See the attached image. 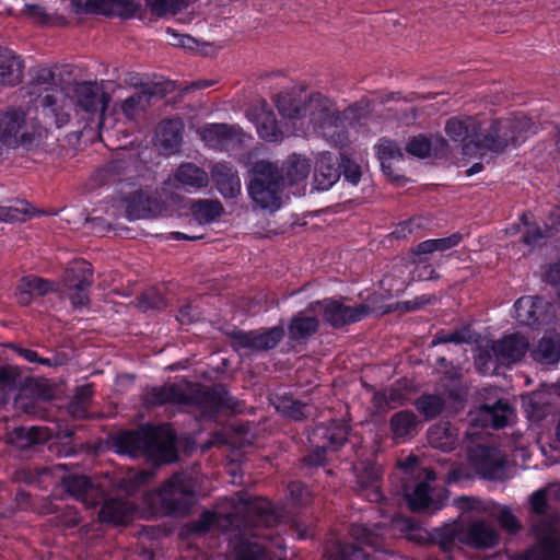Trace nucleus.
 <instances>
[{
	"label": "nucleus",
	"mask_w": 560,
	"mask_h": 560,
	"mask_svg": "<svg viewBox=\"0 0 560 560\" xmlns=\"http://www.w3.org/2000/svg\"><path fill=\"white\" fill-rule=\"evenodd\" d=\"M92 277V265L84 259L74 260L66 270V279L68 284L91 287L93 282Z\"/></svg>",
	"instance_id": "37998d69"
},
{
	"label": "nucleus",
	"mask_w": 560,
	"mask_h": 560,
	"mask_svg": "<svg viewBox=\"0 0 560 560\" xmlns=\"http://www.w3.org/2000/svg\"><path fill=\"white\" fill-rule=\"evenodd\" d=\"M497 518L499 523L502 525V527L511 533H516L520 528L517 520L512 514V512L506 508L500 509V511L497 514Z\"/></svg>",
	"instance_id": "774afa93"
},
{
	"label": "nucleus",
	"mask_w": 560,
	"mask_h": 560,
	"mask_svg": "<svg viewBox=\"0 0 560 560\" xmlns=\"http://www.w3.org/2000/svg\"><path fill=\"white\" fill-rule=\"evenodd\" d=\"M276 408L293 420H301L310 413V406L293 398H283Z\"/></svg>",
	"instance_id": "5fc2aeb1"
},
{
	"label": "nucleus",
	"mask_w": 560,
	"mask_h": 560,
	"mask_svg": "<svg viewBox=\"0 0 560 560\" xmlns=\"http://www.w3.org/2000/svg\"><path fill=\"white\" fill-rule=\"evenodd\" d=\"M192 217L199 223H211L223 213V207L219 200L198 199L190 206Z\"/></svg>",
	"instance_id": "a19ab883"
},
{
	"label": "nucleus",
	"mask_w": 560,
	"mask_h": 560,
	"mask_svg": "<svg viewBox=\"0 0 560 560\" xmlns=\"http://www.w3.org/2000/svg\"><path fill=\"white\" fill-rule=\"evenodd\" d=\"M389 427L396 443H404L418 433L420 421L413 411L400 410L390 417Z\"/></svg>",
	"instance_id": "bb28decb"
},
{
	"label": "nucleus",
	"mask_w": 560,
	"mask_h": 560,
	"mask_svg": "<svg viewBox=\"0 0 560 560\" xmlns=\"http://www.w3.org/2000/svg\"><path fill=\"white\" fill-rule=\"evenodd\" d=\"M55 89L60 88L56 84L52 70L48 68L38 69L34 77L31 94H37V106H40L43 110V98Z\"/></svg>",
	"instance_id": "c03bdc74"
},
{
	"label": "nucleus",
	"mask_w": 560,
	"mask_h": 560,
	"mask_svg": "<svg viewBox=\"0 0 560 560\" xmlns=\"http://www.w3.org/2000/svg\"><path fill=\"white\" fill-rule=\"evenodd\" d=\"M417 457L409 456L401 463L406 477L416 479L415 488L411 490L410 487L406 486L404 492L412 511H423L431 504L430 482L435 480V474L430 468L417 467Z\"/></svg>",
	"instance_id": "f8f14e48"
},
{
	"label": "nucleus",
	"mask_w": 560,
	"mask_h": 560,
	"mask_svg": "<svg viewBox=\"0 0 560 560\" xmlns=\"http://www.w3.org/2000/svg\"><path fill=\"white\" fill-rule=\"evenodd\" d=\"M276 105L280 115L289 120L300 119L308 114L310 124L336 147L348 143L347 124L359 121L370 112L368 102H359L339 113L328 98L319 94L311 96L303 105L289 94H279Z\"/></svg>",
	"instance_id": "f257e3e1"
},
{
	"label": "nucleus",
	"mask_w": 560,
	"mask_h": 560,
	"mask_svg": "<svg viewBox=\"0 0 560 560\" xmlns=\"http://www.w3.org/2000/svg\"><path fill=\"white\" fill-rule=\"evenodd\" d=\"M415 406L425 418L431 419L442 412L444 399L439 395H422L416 400Z\"/></svg>",
	"instance_id": "603ef678"
},
{
	"label": "nucleus",
	"mask_w": 560,
	"mask_h": 560,
	"mask_svg": "<svg viewBox=\"0 0 560 560\" xmlns=\"http://www.w3.org/2000/svg\"><path fill=\"white\" fill-rule=\"evenodd\" d=\"M382 170L385 174H393V165L404 159V153L399 145L388 139H381L375 147Z\"/></svg>",
	"instance_id": "58836bf2"
},
{
	"label": "nucleus",
	"mask_w": 560,
	"mask_h": 560,
	"mask_svg": "<svg viewBox=\"0 0 560 560\" xmlns=\"http://www.w3.org/2000/svg\"><path fill=\"white\" fill-rule=\"evenodd\" d=\"M110 102V95L102 83L82 81L67 90L55 89L43 98L44 114L51 116L58 128L67 125L72 112L98 117V128L105 125L104 112Z\"/></svg>",
	"instance_id": "f03ea898"
},
{
	"label": "nucleus",
	"mask_w": 560,
	"mask_h": 560,
	"mask_svg": "<svg viewBox=\"0 0 560 560\" xmlns=\"http://www.w3.org/2000/svg\"><path fill=\"white\" fill-rule=\"evenodd\" d=\"M158 86L153 89L149 88L135 94L130 95L126 100L121 102L120 109L124 116L127 119H135L138 115L145 110V108L150 105L151 98L158 93H162V91L158 92ZM166 92V89L163 90Z\"/></svg>",
	"instance_id": "473e14b6"
},
{
	"label": "nucleus",
	"mask_w": 560,
	"mask_h": 560,
	"mask_svg": "<svg viewBox=\"0 0 560 560\" xmlns=\"http://www.w3.org/2000/svg\"><path fill=\"white\" fill-rule=\"evenodd\" d=\"M464 546L477 550L492 549L500 541V534L492 522L470 518L464 523Z\"/></svg>",
	"instance_id": "f3484780"
},
{
	"label": "nucleus",
	"mask_w": 560,
	"mask_h": 560,
	"mask_svg": "<svg viewBox=\"0 0 560 560\" xmlns=\"http://www.w3.org/2000/svg\"><path fill=\"white\" fill-rule=\"evenodd\" d=\"M183 122L179 119H167L161 122L156 137L167 151L176 150L182 142Z\"/></svg>",
	"instance_id": "4c0bfd02"
},
{
	"label": "nucleus",
	"mask_w": 560,
	"mask_h": 560,
	"mask_svg": "<svg viewBox=\"0 0 560 560\" xmlns=\"http://www.w3.org/2000/svg\"><path fill=\"white\" fill-rule=\"evenodd\" d=\"M33 127L22 110L10 109L0 114V143L10 148L28 147L34 142Z\"/></svg>",
	"instance_id": "ddd939ff"
},
{
	"label": "nucleus",
	"mask_w": 560,
	"mask_h": 560,
	"mask_svg": "<svg viewBox=\"0 0 560 560\" xmlns=\"http://www.w3.org/2000/svg\"><path fill=\"white\" fill-rule=\"evenodd\" d=\"M174 186L187 191L198 190L208 186V173L194 163L180 164L174 173Z\"/></svg>",
	"instance_id": "a878e982"
},
{
	"label": "nucleus",
	"mask_w": 560,
	"mask_h": 560,
	"mask_svg": "<svg viewBox=\"0 0 560 560\" xmlns=\"http://www.w3.org/2000/svg\"><path fill=\"white\" fill-rule=\"evenodd\" d=\"M23 62L11 50L0 51V83L15 85L22 79Z\"/></svg>",
	"instance_id": "f704fd0d"
},
{
	"label": "nucleus",
	"mask_w": 560,
	"mask_h": 560,
	"mask_svg": "<svg viewBox=\"0 0 560 560\" xmlns=\"http://www.w3.org/2000/svg\"><path fill=\"white\" fill-rule=\"evenodd\" d=\"M23 285L37 295H44L55 290L54 282L34 276L23 278Z\"/></svg>",
	"instance_id": "e2e57ef3"
},
{
	"label": "nucleus",
	"mask_w": 560,
	"mask_h": 560,
	"mask_svg": "<svg viewBox=\"0 0 560 560\" xmlns=\"http://www.w3.org/2000/svg\"><path fill=\"white\" fill-rule=\"evenodd\" d=\"M118 452L130 456L145 455L158 462H171L176 457L175 435L170 425H145L127 431L116 439Z\"/></svg>",
	"instance_id": "423d86ee"
},
{
	"label": "nucleus",
	"mask_w": 560,
	"mask_h": 560,
	"mask_svg": "<svg viewBox=\"0 0 560 560\" xmlns=\"http://www.w3.org/2000/svg\"><path fill=\"white\" fill-rule=\"evenodd\" d=\"M69 285V298L74 307H84L89 304L88 289L90 287Z\"/></svg>",
	"instance_id": "338daca9"
},
{
	"label": "nucleus",
	"mask_w": 560,
	"mask_h": 560,
	"mask_svg": "<svg viewBox=\"0 0 560 560\" xmlns=\"http://www.w3.org/2000/svg\"><path fill=\"white\" fill-rule=\"evenodd\" d=\"M14 406L25 413L34 415L37 412V397L34 395L33 390L27 387L19 388L14 397Z\"/></svg>",
	"instance_id": "4d7b16f0"
},
{
	"label": "nucleus",
	"mask_w": 560,
	"mask_h": 560,
	"mask_svg": "<svg viewBox=\"0 0 560 560\" xmlns=\"http://www.w3.org/2000/svg\"><path fill=\"white\" fill-rule=\"evenodd\" d=\"M211 176L218 191L224 198H235L241 194V179L231 163H215L211 168Z\"/></svg>",
	"instance_id": "4be33fe9"
},
{
	"label": "nucleus",
	"mask_w": 560,
	"mask_h": 560,
	"mask_svg": "<svg viewBox=\"0 0 560 560\" xmlns=\"http://www.w3.org/2000/svg\"><path fill=\"white\" fill-rule=\"evenodd\" d=\"M323 311L324 319L334 328H340L363 319L371 311L366 304L346 305L341 301L328 299L311 304V310Z\"/></svg>",
	"instance_id": "4468645a"
},
{
	"label": "nucleus",
	"mask_w": 560,
	"mask_h": 560,
	"mask_svg": "<svg viewBox=\"0 0 560 560\" xmlns=\"http://www.w3.org/2000/svg\"><path fill=\"white\" fill-rule=\"evenodd\" d=\"M137 163L135 158H121L118 153L117 156L112 160L104 168L103 173L105 178L109 180H120L121 176L132 173Z\"/></svg>",
	"instance_id": "49530a36"
},
{
	"label": "nucleus",
	"mask_w": 560,
	"mask_h": 560,
	"mask_svg": "<svg viewBox=\"0 0 560 560\" xmlns=\"http://www.w3.org/2000/svg\"><path fill=\"white\" fill-rule=\"evenodd\" d=\"M103 502L98 513V518L103 523L124 524L132 518L135 512V503L128 498H109L105 497L101 500Z\"/></svg>",
	"instance_id": "5701e85b"
},
{
	"label": "nucleus",
	"mask_w": 560,
	"mask_h": 560,
	"mask_svg": "<svg viewBox=\"0 0 560 560\" xmlns=\"http://www.w3.org/2000/svg\"><path fill=\"white\" fill-rule=\"evenodd\" d=\"M196 481L186 472L174 474L160 489L156 497L161 511L166 515H184L195 504Z\"/></svg>",
	"instance_id": "9d476101"
},
{
	"label": "nucleus",
	"mask_w": 560,
	"mask_h": 560,
	"mask_svg": "<svg viewBox=\"0 0 560 560\" xmlns=\"http://www.w3.org/2000/svg\"><path fill=\"white\" fill-rule=\"evenodd\" d=\"M339 165L340 170L342 168L345 180H347L353 186L358 185L361 179L360 166L349 158L345 156L343 154H341L340 156Z\"/></svg>",
	"instance_id": "680f3d73"
},
{
	"label": "nucleus",
	"mask_w": 560,
	"mask_h": 560,
	"mask_svg": "<svg viewBox=\"0 0 560 560\" xmlns=\"http://www.w3.org/2000/svg\"><path fill=\"white\" fill-rule=\"evenodd\" d=\"M537 132V126L529 117L515 114L492 120L483 132H479L476 149L492 153H502L508 147H518Z\"/></svg>",
	"instance_id": "0eeeda50"
},
{
	"label": "nucleus",
	"mask_w": 560,
	"mask_h": 560,
	"mask_svg": "<svg viewBox=\"0 0 560 560\" xmlns=\"http://www.w3.org/2000/svg\"><path fill=\"white\" fill-rule=\"evenodd\" d=\"M428 442L436 450L451 452L455 450L459 442L458 430L451 422H438L429 429Z\"/></svg>",
	"instance_id": "cd10ccee"
},
{
	"label": "nucleus",
	"mask_w": 560,
	"mask_h": 560,
	"mask_svg": "<svg viewBox=\"0 0 560 560\" xmlns=\"http://www.w3.org/2000/svg\"><path fill=\"white\" fill-rule=\"evenodd\" d=\"M455 504L464 513H487L490 511V502H486L474 497H460L455 500Z\"/></svg>",
	"instance_id": "bf43d9fd"
},
{
	"label": "nucleus",
	"mask_w": 560,
	"mask_h": 560,
	"mask_svg": "<svg viewBox=\"0 0 560 560\" xmlns=\"http://www.w3.org/2000/svg\"><path fill=\"white\" fill-rule=\"evenodd\" d=\"M350 535L358 544L377 549L384 535V527L381 523L374 524L373 527L362 523L353 524Z\"/></svg>",
	"instance_id": "ea45409f"
},
{
	"label": "nucleus",
	"mask_w": 560,
	"mask_h": 560,
	"mask_svg": "<svg viewBox=\"0 0 560 560\" xmlns=\"http://www.w3.org/2000/svg\"><path fill=\"white\" fill-rule=\"evenodd\" d=\"M469 451V458L474 460L478 467V469L492 475L499 467V460L494 458V450L487 446H477L476 448H470L467 445Z\"/></svg>",
	"instance_id": "a18cd8bd"
},
{
	"label": "nucleus",
	"mask_w": 560,
	"mask_h": 560,
	"mask_svg": "<svg viewBox=\"0 0 560 560\" xmlns=\"http://www.w3.org/2000/svg\"><path fill=\"white\" fill-rule=\"evenodd\" d=\"M472 341L471 332L468 328H464L460 330H456L453 332H438L432 339V346H438L442 343H469Z\"/></svg>",
	"instance_id": "6e6d98bb"
},
{
	"label": "nucleus",
	"mask_w": 560,
	"mask_h": 560,
	"mask_svg": "<svg viewBox=\"0 0 560 560\" xmlns=\"http://www.w3.org/2000/svg\"><path fill=\"white\" fill-rule=\"evenodd\" d=\"M144 400L150 406H162L164 404L178 406L194 405L199 407L209 417L223 409H229L233 412L242 411L241 402L232 397L223 385L205 388L185 380L174 384L152 387L147 392Z\"/></svg>",
	"instance_id": "7ed1b4c3"
},
{
	"label": "nucleus",
	"mask_w": 560,
	"mask_h": 560,
	"mask_svg": "<svg viewBox=\"0 0 560 560\" xmlns=\"http://www.w3.org/2000/svg\"><path fill=\"white\" fill-rule=\"evenodd\" d=\"M65 490L75 500L81 501L86 508H93L101 503L104 490L85 476L71 475L62 480Z\"/></svg>",
	"instance_id": "6ab92c4d"
},
{
	"label": "nucleus",
	"mask_w": 560,
	"mask_h": 560,
	"mask_svg": "<svg viewBox=\"0 0 560 560\" xmlns=\"http://www.w3.org/2000/svg\"><path fill=\"white\" fill-rule=\"evenodd\" d=\"M224 504V509L230 510L229 512L203 511L197 520L187 524V530L195 535H203L215 527L232 536L236 525H241L246 515L254 510L255 500H250L243 493H236L235 497L225 499Z\"/></svg>",
	"instance_id": "6e6552de"
},
{
	"label": "nucleus",
	"mask_w": 560,
	"mask_h": 560,
	"mask_svg": "<svg viewBox=\"0 0 560 560\" xmlns=\"http://www.w3.org/2000/svg\"><path fill=\"white\" fill-rule=\"evenodd\" d=\"M288 490L291 499L296 504H306L308 502V498L311 495L307 487L303 483L294 481L288 486Z\"/></svg>",
	"instance_id": "69168bd1"
},
{
	"label": "nucleus",
	"mask_w": 560,
	"mask_h": 560,
	"mask_svg": "<svg viewBox=\"0 0 560 560\" xmlns=\"http://www.w3.org/2000/svg\"><path fill=\"white\" fill-rule=\"evenodd\" d=\"M549 303L539 296H522L514 303L515 318L520 324L532 326L541 324L542 308Z\"/></svg>",
	"instance_id": "393cba45"
},
{
	"label": "nucleus",
	"mask_w": 560,
	"mask_h": 560,
	"mask_svg": "<svg viewBox=\"0 0 560 560\" xmlns=\"http://www.w3.org/2000/svg\"><path fill=\"white\" fill-rule=\"evenodd\" d=\"M549 487L530 495V524L536 544L515 560H560V515L549 504Z\"/></svg>",
	"instance_id": "39448f33"
},
{
	"label": "nucleus",
	"mask_w": 560,
	"mask_h": 560,
	"mask_svg": "<svg viewBox=\"0 0 560 560\" xmlns=\"http://www.w3.org/2000/svg\"><path fill=\"white\" fill-rule=\"evenodd\" d=\"M354 491L358 495L370 502L378 503L384 497L381 492V467L371 460H361L354 464Z\"/></svg>",
	"instance_id": "dca6fc26"
},
{
	"label": "nucleus",
	"mask_w": 560,
	"mask_h": 560,
	"mask_svg": "<svg viewBox=\"0 0 560 560\" xmlns=\"http://www.w3.org/2000/svg\"><path fill=\"white\" fill-rule=\"evenodd\" d=\"M318 319L303 311L292 317L288 326V334L294 341L306 340L318 330Z\"/></svg>",
	"instance_id": "72a5a7b5"
},
{
	"label": "nucleus",
	"mask_w": 560,
	"mask_h": 560,
	"mask_svg": "<svg viewBox=\"0 0 560 560\" xmlns=\"http://www.w3.org/2000/svg\"><path fill=\"white\" fill-rule=\"evenodd\" d=\"M253 178L248 185V195L260 208L277 211L281 207V192L285 185L279 167L268 161H258L253 167Z\"/></svg>",
	"instance_id": "1a4fd4ad"
},
{
	"label": "nucleus",
	"mask_w": 560,
	"mask_h": 560,
	"mask_svg": "<svg viewBox=\"0 0 560 560\" xmlns=\"http://www.w3.org/2000/svg\"><path fill=\"white\" fill-rule=\"evenodd\" d=\"M527 349L528 341L517 334L504 336L492 346L497 361L506 365L521 361Z\"/></svg>",
	"instance_id": "412c9836"
},
{
	"label": "nucleus",
	"mask_w": 560,
	"mask_h": 560,
	"mask_svg": "<svg viewBox=\"0 0 560 560\" xmlns=\"http://www.w3.org/2000/svg\"><path fill=\"white\" fill-rule=\"evenodd\" d=\"M164 211L165 205L143 190H136L125 198V212L130 221L155 218Z\"/></svg>",
	"instance_id": "a211bd4d"
},
{
	"label": "nucleus",
	"mask_w": 560,
	"mask_h": 560,
	"mask_svg": "<svg viewBox=\"0 0 560 560\" xmlns=\"http://www.w3.org/2000/svg\"><path fill=\"white\" fill-rule=\"evenodd\" d=\"M234 128L226 124H209L201 130L202 140L211 148H224L234 138Z\"/></svg>",
	"instance_id": "e433bc0d"
},
{
	"label": "nucleus",
	"mask_w": 560,
	"mask_h": 560,
	"mask_svg": "<svg viewBox=\"0 0 560 560\" xmlns=\"http://www.w3.org/2000/svg\"><path fill=\"white\" fill-rule=\"evenodd\" d=\"M431 147V141L427 137L420 135L408 141L406 151L413 156L424 159L429 156Z\"/></svg>",
	"instance_id": "052dcab7"
},
{
	"label": "nucleus",
	"mask_w": 560,
	"mask_h": 560,
	"mask_svg": "<svg viewBox=\"0 0 560 560\" xmlns=\"http://www.w3.org/2000/svg\"><path fill=\"white\" fill-rule=\"evenodd\" d=\"M164 305L163 296L155 291H147L140 299L138 306L143 310H160Z\"/></svg>",
	"instance_id": "0e129e2a"
},
{
	"label": "nucleus",
	"mask_w": 560,
	"mask_h": 560,
	"mask_svg": "<svg viewBox=\"0 0 560 560\" xmlns=\"http://www.w3.org/2000/svg\"><path fill=\"white\" fill-rule=\"evenodd\" d=\"M479 413L485 425L500 429L509 423L511 417L513 416V409L508 402L498 400L493 405L483 404L479 408Z\"/></svg>",
	"instance_id": "2f4dec72"
},
{
	"label": "nucleus",
	"mask_w": 560,
	"mask_h": 560,
	"mask_svg": "<svg viewBox=\"0 0 560 560\" xmlns=\"http://www.w3.org/2000/svg\"><path fill=\"white\" fill-rule=\"evenodd\" d=\"M283 336L284 329L282 326L250 331L238 330L232 334L231 345L236 351H268L276 348Z\"/></svg>",
	"instance_id": "2eb2a0df"
},
{
	"label": "nucleus",
	"mask_w": 560,
	"mask_h": 560,
	"mask_svg": "<svg viewBox=\"0 0 560 560\" xmlns=\"http://www.w3.org/2000/svg\"><path fill=\"white\" fill-rule=\"evenodd\" d=\"M32 214V207L25 200H16L15 205H0V220L5 222L24 221Z\"/></svg>",
	"instance_id": "3c124183"
},
{
	"label": "nucleus",
	"mask_w": 560,
	"mask_h": 560,
	"mask_svg": "<svg viewBox=\"0 0 560 560\" xmlns=\"http://www.w3.org/2000/svg\"><path fill=\"white\" fill-rule=\"evenodd\" d=\"M153 476V471L148 470L130 471L124 479V487L127 492H135L140 487L150 482Z\"/></svg>",
	"instance_id": "13d9d810"
},
{
	"label": "nucleus",
	"mask_w": 560,
	"mask_h": 560,
	"mask_svg": "<svg viewBox=\"0 0 560 560\" xmlns=\"http://www.w3.org/2000/svg\"><path fill=\"white\" fill-rule=\"evenodd\" d=\"M254 506L231 537L234 560H281L270 549L269 527L277 520L271 503L259 499Z\"/></svg>",
	"instance_id": "20e7f679"
},
{
	"label": "nucleus",
	"mask_w": 560,
	"mask_h": 560,
	"mask_svg": "<svg viewBox=\"0 0 560 560\" xmlns=\"http://www.w3.org/2000/svg\"><path fill=\"white\" fill-rule=\"evenodd\" d=\"M247 117L255 124L259 137L269 142H280L283 132L278 127L273 112L266 102H261L250 108Z\"/></svg>",
	"instance_id": "aec40b11"
},
{
	"label": "nucleus",
	"mask_w": 560,
	"mask_h": 560,
	"mask_svg": "<svg viewBox=\"0 0 560 560\" xmlns=\"http://www.w3.org/2000/svg\"><path fill=\"white\" fill-rule=\"evenodd\" d=\"M340 178L339 160L329 152L319 154L315 170L314 183L317 190H328Z\"/></svg>",
	"instance_id": "b1692460"
},
{
	"label": "nucleus",
	"mask_w": 560,
	"mask_h": 560,
	"mask_svg": "<svg viewBox=\"0 0 560 560\" xmlns=\"http://www.w3.org/2000/svg\"><path fill=\"white\" fill-rule=\"evenodd\" d=\"M350 428L345 421H331L318 424L310 435L314 450L304 457L308 466H320L326 462L327 450L337 451L347 441Z\"/></svg>",
	"instance_id": "9b49d317"
},
{
	"label": "nucleus",
	"mask_w": 560,
	"mask_h": 560,
	"mask_svg": "<svg viewBox=\"0 0 560 560\" xmlns=\"http://www.w3.org/2000/svg\"><path fill=\"white\" fill-rule=\"evenodd\" d=\"M93 395L91 385L80 386L69 405V412L74 418H85L89 415V405Z\"/></svg>",
	"instance_id": "09e8293b"
},
{
	"label": "nucleus",
	"mask_w": 560,
	"mask_h": 560,
	"mask_svg": "<svg viewBox=\"0 0 560 560\" xmlns=\"http://www.w3.org/2000/svg\"><path fill=\"white\" fill-rule=\"evenodd\" d=\"M521 220L525 225H527V230L523 235V241L528 246L540 245L544 238L555 235L553 226L546 224L545 229L542 230L536 224H529L526 213L522 214Z\"/></svg>",
	"instance_id": "8fccbe9b"
},
{
	"label": "nucleus",
	"mask_w": 560,
	"mask_h": 560,
	"mask_svg": "<svg viewBox=\"0 0 560 560\" xmlns=\"http://www.w3.org/2000/svg\"><path fill=\"white\" fill-rule=\"evenodd\" d=\"M541 365H556L560 361V342L551 337L541 338L530 353Z\"/></svg>",
	"instance_id": "c9c22d12"
},
{
	"label": "nucleus",
	"mask_w": 560,
	"mask_h": 560,
	"mask_svg": "<svg viewBox=\"0 0 560 560\" xmlns=\"http://www.w3.org/2000/svg\"><path fill=\"white\" fill-rule=\"evenodd\" d=\"M479 126L472 117H452L447 120L445 126L446 135L453 141H465L470 139V142L476 147V141L479 137Z\"/></svg>",
	"instance_id": "c756f323"
},
{
	"label": "nucleus",
	"mask_w": 560,
	"mask_h": 560,
	"mask_svg": "<svg viewBox=\"0 0 560 560\" xmlns=\"http://www.w3.org/2000/svg\"><path fill=\"white\" fill-rule=\"evenodd\" d=\"M46 439V430L40 427L18 428L9 435L10 443L19 448H27L32 444L44 442Z\"/></svg>",
	"instance_id": "79ce46f5"
},
{
	"label": "nucleus",
	"mask_w": 560,
	"mask_h": 560,
	"mask_svg": "<svg viewBox=\"0 0 560 560\" xmlns=\"http://www.w3.org/2000/svg\"><path fill=\"white\" fill-rule=\"evenodd\" d=\"M21 384V374L16 366H0V390L5 396L15 392Z\"/></svg>",
	"instance_id": "864d4df0"
},
{
	"label": "nucleus",
	"mask_w": 560,
	"mask_h": 560,
	"mask_svg": "<svg viewBox=\"0 0 560 560\" xmlns=\"http://www.w3.org/2000/svg\"><path fill=\"white\" fill-rule=\"evenodd\" d=\"M463 534L464 523L453 522L435 528L433 538L443 551L451 552L455 548L464 546Z\"/></svg>",
	"instance_id": "7c9ffc66"
},
{
	"label": "nucleus",
	"mask_w": 560,
	"mask_h": 560,
	"mask_svg": "<svg viewBox=\"0 0 560 560\" xmlns=\"http://www.w3.org/2000/svg\"><path fill=\"white\" fill-rule=\"evenodd\" d=\"M362 556L360 548L339 540L331 541L324 555V560H357Z\"/></svg>",
	"instance_id": "de8ad7c7"
},
{
	"label": "nucleus",
	"mask_w": 560,
	"mask_h": 560,
	"mask_svg": "<svg viewBox=\"0 0 560 560\" xmlns=\"http://www.w3.org/2000/svg\"><path fill=\"white\" fill-rule=\"evenodd\" d=\"M311 167L310 160L301 155L293 154L283 163L282 167L279 168V173L285 187L294 185L299 186L300 184L305 183L311 172Z\"/></svg>",
	"instance_id": "c85d7f7f"
}]
</instances>
